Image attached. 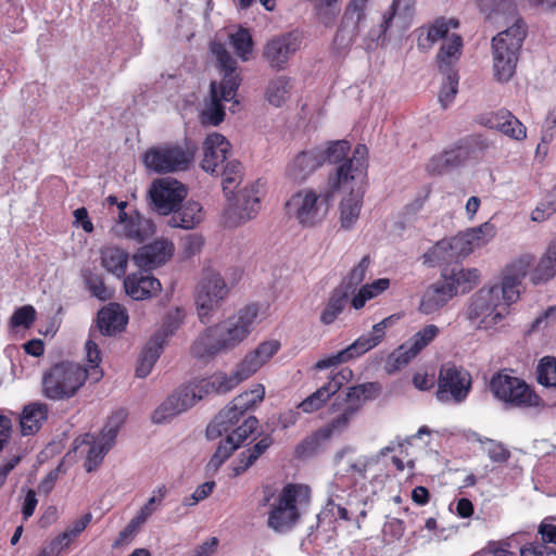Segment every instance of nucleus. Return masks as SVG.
I'll list each match as a JSON object with an SVG mask.
<instances>
[{
	"label": "nucleus",
	"mask_w": 556,
	"mask_h": 556,
	"mask_svg": "<svg viewBox=\"0 0 556 556\" xmlns=\"http://www.w3.org/2000/svg\"><path fill=\"white\" fill-rule=\"evenodd\" d=\"M533 262V255H520L506 265L500 283L484 286L471 296L467 318L476 328L493 329L505 318L509 306L519 300L521 282Z\"/></svg>",
	"instance_id": "obj_1"
},
{
	"label": "nucleus",
	"mask_w": 556,
	"mask_h": 556,
	"mask_svg": "<svg viewBox=\"0 0 556 556\" xmlns=\"http://www.w3.org/2000/svg\"><path fill=\"white\" fill-rule=\"evenodd\" d=\"M479 12L491 23L513 24L492 39L494 77L508 81L515 74L519 52L527 36V24L518 16L515 0H473Z\"/></svg>",
	"instance_id": "obj_2"
},
{
	"label": "nucleus",
	"mask_w": 556,
	"mask_h": 556,
	"mask_svg": "<svg viewBox=\"0 0 556 556\" xmlns=\"http://www.w3.org/2000/svg\"><path fill=\"white\" fill-rule=\"evenodd\" d=\"M402 446L401 440L391 441L376 454L359 456L349 464L346 475H337L328 488V500L317 515V527L332 531L339 520H350L352 507L365 503L363 498L356 496V483L352 484V479L356 476L365 478L368 470Z\"/></svg>",
	"instance_id": "obj_3"
},
{
	"label": "nucleus",
	"mask_w": 556,
	"mask_h": 556,
	"mask_svg": "<svg viewBox=\"0 0 556 556\" xmlns=\"http://www.w3.org/2000/svg\"><path fill=\"white\" fill-rule=\"evenodd\" d=\"M260 306L249 304L233 316L205 328L193 341L190 352L199 359H210L233 350L260 323Z\"/></svg>",
	"instance_id": "obj_4"
},
{
	"label": "nucleus",
	"mask_w": 556,
	"mask_h": 556,
	"mask_svg": "<svg viewBox=\"0 0 556 556\" xmlns=\"http://www.w3.org/2000/svg\"><path fill=\"white\" fill-rule=\"evenodd\" d=\"M265 396V387L256 383L237 395L224 407L206 428V437L215 440L223 434L244 442L257 428L258 420L248 414L261 404Z\"/></svg>",
	"instance_id": "obj_5"
},
{
	"label": "nucleus",
	"mask_w": 556,
	"mask_h": 556,
	"mask_svg": "<svg viewBox=\"0 0 556 556\" xmlns=\"http://www.w3.org/2000/svg\"><path fill=\"white\" fill-rule=\"evenodd\" d=\"M210 50L215 56L216 66L223 78L219 84L216 81L211 83L210 97L201 112V122L204 125L217 126L225 117V109L222 101L235 99L241 78L237 72L236 59L232 58L223 42L213 40L210 45Z\"/></svg>",
	"instance_id": "obj_6"
},
{
	"label": "nucleus",
	"mask_w": 556,
	"mask_h": 556,
	"mask_svg": "<svg viewBox=\"0 0 556 556\" xmlns=\"http://www.w3.org/2000/svg\"><path fill=\"white\" fill-rule=\"evenodd\" d=\"M279 349L280 343L277 340L262 342L255 350L244 356L231 374L217 372L208 379L191 381L190 384L198 401L212 393L223 394L231 391L239 383L253 376Z\"/></svg>",
	"instance_id": "obj_7"
},
{
	"label": "nucleus",
	"mask_w": 556,
	"mask_h": 556,
	"mask_svg": "<svg viewBox=\"0 0 556 556\" xmlns=\"http://www.w3.org/2000/svg\"><path fill=\"white\" fill-rule=\"evenodd\" d=\"M330 175L325 186L306 187L295 191L286 202L287 214L304 228L321 225L331 211L339 186L332 184Z\"/></svg>",
	"instance_id": "obj_8"
},
{
	"label": "nucleus",
	"mask_w": 556,
	"mask_h": 556,
	"mask_svg": "<svg viewBox=\"0 0 556 556\" xmlns=\"http://www.w3.org/2000/svg\"><path fill=\"white\" fill-rule=\"evenodd\" d=\"M102 377L103 371L92 366L85 369L78 363L61 362L43 372L42 394L52 401L68 400L77 394L87 379L98 382Z\"/></svg>",
	"instance_id": "obj_9"
},
{
	"label": "nucleus",
	"mask_w": 556,
	"mask_h": 556,
	"mask_svg": "<svg viewBox=\"0 0 556 556\" xmlns=\"http://www.w3.org/2000/svg\"><path fill=\"white\" fill-rule=\"evenodd\" d=\"M495 236V225L485 222L477 227L468 228L453 238L437 242L422 255L424 262L431 266L451 263L486 245Z\"/></svg>",
	"instance_id": "obj_10"
},
{
	"label": "nucleus",
	"mask_w": 556,
	"mask_h": 556,
	"mask_svg": "<svg viewBox=\"0 0 556 556\" xmlns=\"http://www.w3.org/2000/svg\"><path fill=\"white\" fill-rule=\"evenodd\" d=\"M311 503V489L305 484H286L270 504L267 527L276 533H287L299 522Z\"/></svg>",
	"instance_id": "obj_11"
},
{
	"label": "nucleus",
	"mask_w": 556,
	"mask_h": 556,
	"mask_svg": "<svg viewBox=\"0 0 556 556\" xmlns=\"http://www.w3.org/2000/svg\"><path fill=\"white\" fill-rule=\"evenodd\" d=\"M126 207L127 202H118V215L109 233L117 240L142 243L155 233V224L137 210L126 211Z\"/></svg>",
	"instance_id": "obj_12"
},
{
	"label": "nucleus",
	"mask_w": 556,
	"mask_h": 556,
	"mask_svg": "<svg viewBox=\"0 0 556 556\" xmlns=\"http://www.w3.org/2000/svg\"><path fill=\"white\" fill-rule=\"evenodd\" d=\"M193 151L175 143H164L148 149L143 154V163L154 173H174L189 168Z\"/></svg>",
	"instance_id": "obj_13"
},
{
	"label": "nucleus",
	"mask_w": 556,
	"mask_h": 556,
	"mask_svg": "<svg viewBox=\"0 0 556 556\" xmlns=\"http://www.w3.org/2000/svg\"><path fill=\"white\" fill-rule=\"evenodd\" d=\"M490 390L506 407L526 408L539 405V396L517 377L497 374L491 379Z\"/></svg>",
	"instance_id": "obj_14"
},
{
	"label": "nucleus",
	"mask_w": 556,
	"mask_h": 556,
	"mask_svg": "<svg viewBox=\"0 0 556 556\" xmlns=\"http://www.w3.org/2000/svg\"><path fill=\"white\" fill-rule=\"evenodd\" d=\"M471 390V376L453 363L443 364L439 371L437 399L442 403H463Z\"/></svg>",
	"instance_id": "obj_15"
},
{
	"label": "nucleus",
	"mask_w": 556,
	"mask_h": 556,
	"mask_svg": "<svg viewBox=\"0 0 556 556\" xmlns=\"http://www.w3.org/2000/svg\"><path fill=\"white\" fill-rule=\"evenodd\" d=\"M228 287L219 273L205 269L197 286L195 304L202 324L208 323L210 314L227 296Z\"/></svg>",
	"instance_id": "obj_16"
},
{
	"label": "nucleus",
	"mask_w": 556,
	"mask_h": 556,
	"mask_svg": "<svg viewBox=\"0 0 556 556\" xmlns=\"http://www.w3.org/2000/svg\"><path fill=\"white\" fill-rule=\"evenodd\" d=\"M439 334L440 328L437 325L429 324L422 327L388 356L384 366L387 372L393 374L405 367Z\"/></svg>",
	"instance_id": "obj_17"
},
{
	"label": "nucleus",
	"mask_w": 556,
	"mask_h": 556,
	"mask_svg": "<svg viewBox=\"0 0 556 556\" xmlns=\"http://www.w3.org/2000/svg\"><path fill=\"white\" fill-rule=\"evenodd\" d=\"M186 195V187L170 177L155 179L149 188V197L153 210L162 215H168L174 212Z\"/></svg>",
	"instance_id": "obj_18"
},
{
	"label": "nucleus",
	"mask_w": 556,
	"mask_h": 556,
	"mask_svg": "<svg viewBox=\"0 0 556 556\" xmlns=\"http://www.w3.org/2000/svg\"><path fill=\"white\" fill-rule=\"evenodd\" d=\"M300 47V35L287 33L270 39L264 47L263 55L271 68L280 71L287 66Z\"/></svg>",
	"instance_id": "obj_19"
},
{
	"label": "nucleus",
	"mask_w": 556,
	"mask_h": 556,
	"mask_svg": "<svg viewBox=\"0 0 556 556\" xmlns=\"http://www.w3.org/2000/svg\"><path fill=\"white\" fill-rule=\"evenodd\" d=\"M199 402L190 382L178 388L153 412L151 419L154 424H163L191 408Z\"/></svg>",
	"instance_id": "obj_20"
},
{
	"label": "nucleus",
	"mask_w": 556,
	"mask_h": 556,
	"mask_svg": "<svg viewBox=\"0 0 556 556\" xmlns=\"http://www.w3.org/2000/svg\"><path fill=\"white\" fill-rule=\"evenodd\" d=\"M342 192L339 204V220L341 228L351 230L357 223L363 207L364 189L363 184H348L340 186L337 192Z\"/></svg>",
	"instance_id": "obj_21"
},
{
	"label": "nucleus",
	"mask_w": 556,
	"mask_h": 556,
	"mask_svg": "<svg viewBox=\"0 0 556 556\" xmlns=\"http://www.w3.org/2000/svg\"><path fill=\"white\" fill-rule=\"evenodd\" d=\"M368 150L365 144H357L353 156L344 161L334 172L332 184L346 186L348 184H363L367 167Z\"/></svg>",
	"instance_id": "obj_22"
},
{
	"label": "nucleus",
	"mask_w": 556,
	"mask_h": 556,
	"mask_svg": "<svg viewBox=\"0 0 556 556\" xmlns=\"http://www.w3.org/2000/svg\"><path fill=\"white\" fill-rule=\"evenodd\" d=\"M459 27V21L454 17H437L428 24L419 27L417 31V47L420 50H429L438 41H446Z\"/></svg>",
	"instance_id": "obj_23"
},
{
	"label": "nucleus",
	"mask_w": 556,
	"mask_h": 556,
	"mask_svg": "<svg viewBox=\"0 0 556 556\" xmlns=\"http://www.w3.org/2000/svg\"><path fill=\"white\" fill-rule=\"evenodd\" d=\"M174 253V244L168 239L160 238L141 247L134 254L135 264L146 270H152L165 264Z\"/></svg>",
	"instance_id": "obj_24"
},
{
	"label": "nucleus",
	"mask_w": 556,
	"mask_h": 556,
	"mask_svg": "<svg viewBox=\"0 0 556 556\" xmlns=\"http://www.w3.org/2000/svg\"><path fill=\"white\" fill-rule=\"evenodd\" d=\"M230 143L225 136L218 132L207 135L203 142L202 168L206 173L218 174L222 167L228 161Z\"/></svg>",
	"instance_id": "obj_25"
},
{
	"label": "nucleus",
	"mask_w": 556,
	"mask_h": 556,
	"mask_svg": "<svg viewBox=\"0 0 556 556\" xmlns=\"http://www.w3.org/2000/svg\"><path fill=\"white\" fill-rule=\"evenodd\" d=\"M352 375V370L348 368L334 374L326 384L303 400L298 407L307 414L319 409L331 395H334L351 379Z\"/></svg>",
	"instance_id": "obj_26"
},
{
	"label": "nucleus",
	"mask_w": 556,
	"mask_h": 556,
	"mask_svg": "<svg viewBox=\"0 0 556 556\" xmlns=\"http://www.w3.org/2000/svg\"><path fill=\"white\" fill-rule=\"evenodd\" d=\"M113 446L100 434L94 438L87 433L77 438L73 443V450L86 454L85 468L88 472L94 470L103 460L105 454Z\"/></svg>",
	"instance_id": "obj_27"
},
{
	"label": "nucleus",
	"mask_w": 556,
	"mask_h": 556,
	"mask_svg": "<svg viewBox=\"0 0 556 556\" xmlns=\"http://www.w3.org/2000/svg\"><path fill=\"white\" fill-rule=\"evenodd\" d=\"M124 288L132 300L141 301L156 295L161 289V282L148 274V271L132 273L124 278Z\"/></svg>",
	"instance_id": "obj_28"
},
{
	"label": "nucleus",
	"mask_w": 556,
	"mask_h": 556,
	"mask_svg": "<svg viewBox=\"0 0 556 556\" xmlns=\"http://www.w3.org/2000/svg\"><path fill=\"white\" fill-rule=\"evenodd\" d=\"M325 162L321 148L299 153L288 165L287 174L294 181H303Z\"/></svg>",
	"instance_id": "obj_29"
},
{
	"label": "nucleus",
	"mask_w": 556,
	"mask_h": 556,
	"mask_svg": "<svg viewBox=\"0 0 556 556\" xmlns=\"http://www.w3.org/2000/svg\"><path fill=\"white\" fill-rule=\"evenodd\" d=\"M295 92V81L287 75L270 78L264 89L265 101L274 108L286 105Z\"/></svg>",
	"instance_id": "obj_30"
},
{
	"label": "nucleus",
	"mask_w": 556,
	"mask_h": 556,
	"mask_svg": "<svg viewBox=\"0 0 556 556\" xmlns=\"http://www.w3.org/2000/svg\"><path fill=\"white\" fill-rule=\"evenodd\" d=\"M483 123L486 127L496 129L515 140H523L527 136L523 124L506 110L490 114Z\"/></svg>",
	"instance_id": "obj_31"
},
{
	"label": "nucleus",
	"mask_w": 556,
	"mask_h": 556,
	"mask_svg": "<svg viewBox=\"0 0 556 556\" xmlns=\"http://www.w3.org/2000/svg\"><path fill=\"white\" fill-rule=\"evenodd\" d=\"M260 200L258 184H254L250 188L245 187L238 192L232 210L239 222H247L255 217L260 208Z\"/></svg>",
	"instance_id": "obj_32"
},
{
	"label": "nucleus",
	"mask_w": 556,
	"mask_h": 556,
	"mask_svg": "<svg viewBox=\"0 0 556 556\" xmlns=\"http://www.w3.org/2000/svg\"><path fill=\"white\" fill-rule=\"evenodd\" d=\"M463 52V38L458 34H452L441 47L435 55V61L441 73L457 72L456 64Z\"/></svg>",
	"instance_id": "obj_33"
},
{
	"label": "nucleus",
	"mask_w": 556,
	"mask_h": 556,
	"mask_svg": "<svg viewBox=\"0 0 556 556\" xmlns=\"http://www.w3.org/2000/svg\"><path fill=\"white\" fill-rule=\"evenodd\" d=\"M128 320L125 309L116 303H111L98 313V327L103 336L122 331Z\"/></svg>",
	"instance_id": "obj_34"
},
{
	"label": "nucleus",
	"mask_w": 556,
	"mask_h": 556,
	"mask_svg": "<svg viewBox=\"0 0 556 556\" xmlns=\"http://www.w3.org/2000/svg\"><path fill=\"white\" fill-rule=\"evenodd\" d=\"M479 273L476 268L453 267L444 274L442 283L451 289L452 295L470 291L478 282Z\"/></svg>",
	"instance_id": "obj_35"
},
{
	"label": "nucleus",
	"mask_w": 556,
	"mask_h": 556,
	"mask_svg": "<svg viewBox=\"0 0 556 556\" xmlns=\"http://www.w3.org/2000/svg\"><path fill=\"white\" fill-rule=\"evenodd\" d=\"M451 289L445 287L442 281H438L430 286L422 294L419 312L425 315H432L444 307L453 298Z\"/></svg>",
	"instance_id": "obj_36"
},
{
	"label": "nucleus",
	"mask_w": 556,
	"mask_h": 556,
	"mask_svg": "<svg viewBox=\"0 0 556 556\" xmlns=\"http://www.w3.org/2000/svg\"><path fill=\"white\" fill-rule=\"evenodd\" d=\"M101 265L112 275L122 278L126 274L129 254L126 250L106 244L100 249Z\"/></svg>",
	"instance_id": "obj_37"
},
{
	"label": "nucleus",
	"mask_w": 556,
	"mask_h": 556,
	"mask_svg": "<svg viewBox=\"0 0 556 556\" xmlns=\"http://www.w3.org/2000/svg\"><path fill=\"white\" fill-rule=\"evenodd\" d=\"M172 213L173 214L168 219V225L170 227L192 229L203 219L202 206L200 203L194 201L187 202L180 208H176Z\"/></svg>",
	"instance_id": "obj_38"
},
{
	"label": "nucleus",
	"mask_w": 556,
	"mask_h": 556,
	"mask_svg": "<svg viewBox=\"0 0 556 556\" xmlns=\"http://www.w3.org/2000/svg\"><path fill=\"white\" fill-rule=\"evenodd\" d=\"M413 15V5L408 0H393L388 12L383 14V21L377 35L379 39L391 27L393 21H401L406 27Z\"/></svg>",
	"instance_id": "obj_39"
},
{
	"label": "nucleus",
	"mask_w": 556,
	"mask_h": 556,
	"mask_svg": "<svg viewBox=\"0 0 556 556\" xmlns=\"http://www.w3.org/2000/svg\"><path fill=\"white\" fill-rule=\"evenodd\" d=\"M368 0H351L342 18L340 33H346L353 38L359 29L361 23L365 20Z\"/></svg>",
	"instance_id": "obj_40"
},
{
	"label": "nucleus",
	"mask_w": 556,
	"mask_h": 556,
	"mask_svg": "<svg viewBox=\"0 0 556 556\" xmlns=\"http://www.w3.org/2000/svg\"><path fill=\"white\" fill-rule=\"evenodd\" d=\"M359 412V403H351L346 397L341 413L334 417L326 427L319 430L318 434L323 438H329L333 434L344 431L350 422Z\"/></svg>",
	"instance_id": "obj_41"
},
{
	"label": "nucleus",
	"mask_w": 556,
	"mask_h": 556,
	"mask_svg": "<svg viewBox=\"0 0 556 556\" xmlns=\"http://www.w3.org/2000/svg\"><path fill=\"white\" fill-rule=\"evenodd\" d=\"M48 406L45 403H31L25 406L21 416V428L24 435H29L39 430L42 421L47 419Z\"/></svg>",
	"instance_id": "obj_42"
},
{
	"label": "nucleus",
	"mask_w": 556,
	"mask_h": 556,
	"mask_svg": "<svg viewBox=\"0 0 556 556\" xmlns=\"http://www.w3.org/2000/svg\"><path fill=\"white\" fill-rule=\"evenodd\" d=\"M162 340L163 338L160 336H152L148 341L139 357L138 366L136 369L138 377L144 378L151 372L154 364L163 351L164 344H162Z\"/></svg>",
	"instance_id": "obj_43"
},
{
	"label": "nucleus",
	"mask_w": 556,
	"mask_h": 556,
	"mask_svg": "<svg viewBox=\"0 0 556 556\" xmlns=\"http://www.w3.org/2000/svg\"><path fill=\"white\" fill-rule=\"evenodd\" d=\"M348 302V293L343 287L336 288L331 291L327 302L325 303L319 320L323 325H331L343 312Z\"/></svg>",
	"instance_id": "obj_44"
},
{
	"label": "nucleus",
	"mask_w": 556,
	"mask_h": 556,
	"mask_svg": "<svg viewBox=\"0 0 556 556\" xmlns=\"http://www.w3.org/2000/svg\"><path fill=\"white\" fill-rule=\"evenodd\" d=\"M556 275V239L551 241L545 253L534 268L531 280L538 285L549 280Z\"/></svg>",
	"instance_id": "obj_45"
},
{
	"label": "nucleus",
	"mask_w": 556,
	"mask_h": 556,
	"mask_svg": "<svg viewBox=\"0 0 556 556\" xmlns=\"http://www.w3.org/2000/svg\"><path fill=\"white\" fill-rule=\"evenodd\" d=\"M391 281L389 278H379L370 283L363 285L351 300V306L354 309L363 308L366 303L376 299L389 289Z\"/></svg>",
	"instance_id": "obj_46"
},
{
	"label": "nucleus",
	"mask_w": 556,
	"mask_h": 556,
	"mask_svg": "<svg viewBox=\"0 0 556 556\" xmlns=\"http://www.w3.org/2000/svg\"><path fill=\"white\" fill-rule=\"evenodd\" d=\"M216 175L223 176L224 192L230 194L242 180V166L236 160L227 161L219 167V173Z\"/></svg>",
	"instance_id": "obj_47"
},
{
	"label": "nucleus",
	"mask_w": 556,
	"mask_h": 556,
	"mask_svg": "<svg viewBox=\"0 0 556 556\" xmlns=\"http://www.w3.org/2000/svg\"><path fill=\"white\" fill-rule=\"evenodd\" d=\"M166 494V485L162 484L155 488L147 503L140 507L134 518H136L140 523L144 525L148 519L160 509Z\"/></svg>",
	"instance_id": "obj_48"
},
{
	"label": "nucleus",
	"mask_w": 556,
	"mask_h": 556,
	"mask_svg": "<svg viewBox=\"0 0 556 556\" xmlns=\"http://www.w3.org/2000/svg\"><path fill=\"white\" fill-rule=\"evenodd\" d=\"M228 37L238 58L243 62L248 61L253 50V40L250 31L240 27L237 31L229 34Z\"/></svg>",
	"instance_id": "obj_49"
},
{
	"label": "nucleus",
	"mask_w": 556,
	"mask_h": 556,
	"mask_svg": "<svg viewBox=\"0 0 556 556\" xmlns=\"http://www.w3.org/2000/svg\"><path fill=\"white\" fill-rule=\"evenodd\" d=\"M381 341L380 334L376 333L372 329L371 333L361 336L355 342L343 350L350 361L374 349Z\"/></svg>",
	"instance_id": "obj_50"
},
{
	"label": "nucleus",
	"mask_w": 556,
	"mask_h": 556,
	"mask_svg": "<svg viewBox=\"0 0 556 556\" xmlns=\"http://www.w3.org/2000/svg\"><path fill=\"white\" fill-rule=\"evenodd\" d=\"M370 263V257L368 255H365L362 257L358 264H356L350 270V273L343 280V290L346 291V293H349V291H354L364 281L368 273Z\"/></svg>",
	"instance_id": "obj_51"
},
{
	"label": "nucleus",
	"mask_w": 556,
	"mask_h": 556,
	"mask_svg": "<svg viewBox=\"0 0 556 556\" xmlns=\"http://www.w3.org/2000/svg\"><path fill=\"white\" fill-rule=\"evenodd\" d=\"M241 443L242 442H237L233 438L226 435V438L220 441L217 450L210 459L207 467L212 470H217L226 459H228L232 452L241 445Z\"/></svg>",
	"instance_id": "obj_52"
},
{
	"label": "nucleus",
	"mask_w": 556,
	"mask_h": 556,
	"mask_svg": "<svg viewBox=\"0 0 556 556\" xmlns=\"http://www.w3.org/2000/svg\"><path fill=\"white\" fill-rule=\"evenodd\" d=\"M444 80L439 92V102L442 108H447L454 100L458 91V74L457 72L442 73Z\"/></svg>",
	"instance_id": "obj_53"
},
{
	"label": "nucleus",
	"mask_w": 556,
	"mask_h": 556,
	"mask_svg": "<svg viewBox=\"0 0 556 556\" xmlns=\"http://www.w3.org/2000/svg\"><path fill=\"white\" fill-rule=\"evenodd\" d=\"M185 311L181 308H175L169 311L165 317V320L161 327V329L155 332L153 336H160L163 338L162 344H165L168 337L175 333V331L180 327L185 319Z\"/></svg>",
	"instance_id": "obj_54"
},
{
	"label": "nucleus",
	"mask_w": 556,
	"mask_h": 556,
	"mask_svg": "<svg viewBox=\"0 0 556 556\" xmlns=\"http://www.w3.org/2000/svg\"><path fill=\"white\" fill-rule=\"evenodd\" d=\"M538 381L542 386L556 388V358L543 357L538 365Z\"/></svg>",
	"instance_id": "obj_55"
},
{
	"label": "nucleus",
	"mask_w": 556,
	"mask_h": 556,
	"mask_svg": "<svg viewBox=\"0 0 556 556\" xmlns=\"http://www.w3.org/2000/svg\"><path fill=\"white\" fill-rule=\"evenodd\" d=\"M379 391L380 388L377 383H364L350 388L346 394V399L351 403H359L361 408L366 400L372 399L379 393Z\"/></svg>",
	"instance_id": "obj_56"
},
{
	"label": "nucleus",
	"mask_w": 556,
	"mask_h": 556,
	"mask_svg": "<svg viewBox=\"0 0 556 556\" xmlns=\"http://www.w3.org/2000/svg\"><path fill=\"white\" fill-rule=\"evenodd\" d=\"M126 418H127L126 410L118 409V410L114 412L109 417V420H108L106 425L104 426L100 435L103 437V439L106 440V442H109V444L114 445L116 435H117L121 427L125 422Z\"/></svg>",
	"instance_id": "obj_57"
},
{
	"label": "nucleus",
	"mask_w": 556,
	"mask_h": 556,
	"mask_svg": "<svg viewBox=\"0 0 556 556\" xmlns=\"http://www.w3.org/2000/svg\"><path fill=\"white\" fill-rule=\"evenodd\" d=\"M350 149L351 144L346 140L330 142L326 149H323L325 162L328 161L329 163H339L343 161Z\"/></svg>",
	"instance_id": "obj_58"
},
{
	"label": "nucleus",
	"mask_w": 556,
	"mask_h": 556,
	"mask_svg": "<svg viewBox=\"0 0 556 556\" xmlns=\"http://www.w3.org/2000/svg\"><path fill=\"white\" fill-rule=\"evenodd\" d=\"M338 2L339 0H317V15L326 26L332 25L339 14Z\"/></svg>",
	"instance_id": "obj_59"
},
{
	"label": "nucleus",
	"mask_w": 556,
	"mask_h": 556,
	"mask_svg": "<svg viewBox=\"0 0 556 556\" xmlns=\"http://www.w3.org/2000/svg\"><path fill=\"white\" fill-rule=\"evenodd\" d=\"M36 311L31 305H25L17 308L11 316V326L28 328L35 320Z\"/></svg>",
	"instance_id": "obj_60"
},
{
	"label": "nucleus",
	"mask_w": 556,
	"mask_h": 556,
	"mask_svg": "<svg viewBox=\"0 0 556 556\" xmlns=\"http://www.w3.org/2000/svg\"><path fill=\"white\" fill-rule=\"evenodd\" d=\"M86 283L90 293L101 301L109 300L112 292L108 289L101 277L97 275H90L86 279Z\"/></svg>",
	"instance_id": "obj_61"
},
{
	"label": "nucleus",
	"mask_w": 556,
	"mask_h": 556,
	"mask_svg": "<svg viewBox=\"0 0 556 556\" xmlns=\"http://www.w3.org/2000/svg\"><path fill=\"white\" fill-rule=\"evenodd\" d=\"M520 556H556V551L540 542H532L520 548Z\"/></svg>",
	"instance_id": "obj_62"
},
{
	"label": "nucleus",
	"mask_w": 556,
	"mask_h": 556,
	"mask_svg": "<svg viewBox=\"0 0 556 556\" xmlns=\"http://www.w3.org/2000/svg\"><path fill=\"white\" fill-rule=\"evenodd\" d=\"M485 451L491 460L496 463H503L509 458L510 453L503 444L490 439L485 440Z\"/></svg>",
	"instance_id": "obj_63"
},
{
	"label": "nucleus",
	"mask_w": 556,
	"mask_h": 556,
	"mask_svg": "<svg viewBox=\"0 0 556 556\" xmlns=\"http://www.w3.org/2000/svg\"><path fill=\"white\" fill-rule=\"evenodd\" d=\"M142 526V523L132 517L128 525L119 532L118 538L115 540L113 546L118 547L129 542Z\"/></svg>",
	"instance_id": "obj_64"
}]
</instances>
